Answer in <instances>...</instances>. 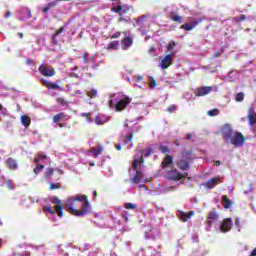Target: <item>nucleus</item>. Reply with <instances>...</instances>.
<instances>
[{
  "mask_svg": "<svg viewBox=\"0 0 256 256\" xmlns=\"http://www.w3.org/2000/svg\"><path fill=\"white\" fill-rule=\"evenodd\" d=\"M21 123L24 127H29L31 125V118L27 115L21 116Z\"/></svg>",
  "mask_w": 256,
  "mask_h": 256,
  "instance_id": "nucleus-26",
  "label": "nucleus"
},
{
  "mask_svg": "<svg viewBox=\"0 0 256 256\" xmlns=\"http://www.w3.org/2000/svg\"><path fill=\"white\" fill-rule=\"evenodd\" d=\"M247 119H248L249 125H255V123H256V112H255V109H253V108H249L248 109Z\"/></svg>",
  "mask_w": 256,
  "mask_h": 256,
  "instance_id": "nucleus-14",
  "label": "nucleus"
},
{
  "mask_svg": "<svg viewBox=\"0 0 256 256\" xmlns=\"http://www.w3.org/2000/svg\"><path fill=\"white\" fill-rule=\"evenodd\" d=\"M167 111H168V113H175V111H177V105L172 104L171 106H169L167 108Z\"/></svg>",
  "mask_w": 256,
  "mask_h": 256,
  "instance_id": "nucleus-46",
  "label": "nucleus"
},
{
  "mask_svg": "<svg viewBox=\"0 0 256 256\" xmlns=\"http://www.w3.org/2000/svg\"><path fill=\"white\" fill-rule=\"evenodd\" d=\"M58 117H59L60 121H69V119H71L70 115H67L63 112L58 113Z\"/></svg>",
  "mask_w": 256,
  "mask_h": 256,
  "instance_id": "nucleus-33",
  "label": "nucleus"
},
{
  "mask_svg": "<svg viewBox=\"0 0 256 256\" xmlns=\"http://www.w3.org/2000/svg\"><path fill=\"white\" fill-rule=\"evenodd\" d=\"M26 63H27L28 65H31V63H33V60H31V59L28 58V59L26 60Z\"/></svg>",
  "mask_w": 256,
  "mask_h": 256,
  "instance_id": "nucleus-62",
  "label": "nucleus"
},
{
  "mask_svg": "<svg viewBox=\"0 0 256 256\" xmlns=\"http://www.w3.org/2000/svg\"><path fill=\"white\" fill-rule=\"evenodd\" d=\"M206 115H208L209 117H217V115H219V109L214 108L212 110H208L206 112Z\"/></svg>",
  "mask_w": 256,
  "mask_h": 256,
  "instance_id": "nucleus-31",
  "label": "nucleus"
},
{
  "mask_svg": "<svg viewBox=\"0 0 256 256\" xmlns=\"http://www.w3.org/2000/svg\"><path fill=\"white\" fill-rule=\"evenodd\" d=\"M173 59H175V52L165 55L160 63L161 69H169V67H171V65H173Z\"/></svg>",
  "mask_w": 256,
  "mask_h": 256,
  "instance_id": "nucleus-5",
  "label": "nucleus"
},
{
  "mask_svg": "<svg viewBox=\"0 0 256 256\" xmlns=\"http://www.w3.org/2000/svg\"><path fill=\"white\" fill-rule=\"evenodd\" d=\"M55 172V169L53 168H47L45 171V177L46 179H51V175Z\"/></svg>",
  "mask_w": 256,
  "mask_h": 256,
  "instance_id": "nucleus-38",
  "label": "nucleus"
},
{
  "mask_svg": "<svg viewBox=\"0 0 256 256\" xmlns=\"http://www.w3.org/2000/svg\"><path fill=\"white\" fill-rule=\"evenodd\" d=\"M56 101H57V103H59V105H62V107L67 105V101H65V98L58 97V98H56Z\"/></svg>",
  "mask_w": 256,
  "mask_h": 256,
  "instance_id": "nucleus-45",
  "label": "nucleus"
},
{
  "mask_svg": "<svg viewBox=\"0 0 256 256\" xmlns=\"http://www.w3.org/2000/svg\"><path fill=\"white\" fill-rule=\"evenodd\" d=\"M52 121H53V123H59V121H61V119L59 118L58 114H56L52 117Z\"/></svg>",
  "mask_w": 256,
  "mask_h": 256,
  "instance_id": "nucleus-53",
  "label": "nucleus"
},
{
  "mask_svg": "<svg viewBox=\"0 0 256 256\" xmlns=\"http://www.w3.org/2000/svg\"><path fill=\"white\" fill-rule=\"evenodd\" d=\"M6 167L10 170V171H15L17 170V160L13 159L12 157L7 158L6 162Z\"/></svg>",
  "mask_w": 256,
  "mask_h": 256,
  "instance_id": "nucleus-16",
  "label": "nucleus"
},
{
  "mask_svg": "<svg viewBox=\"0 0 256 256\" xmlns=\"http://www.w3.org/2000/svg\"><path fill=\"white\" fill-rule=\"evenodd\" d=\"M199 25V21L195 18L191 20V23H184L181 25L180 29H184V31H193V28Z\"/></svg>",
  "mask_w": 256,
  "mask_h": 256,
  "instance_id": "nucleus-11",
  "label": "nucleus"
},
{
  "mask_svg": "<svg viewBox=\"0 0 256 256\" xmlns=\"http://www.w3.org/2000/svg\"><path fill=\"white\" fill-rule=\"evenodd\" d=\"M136 174L133 176L132 181L135 185H138V183H141V180L143 179V172L139 170H135Z\"/></svg>",
  "mask_w": 256,
  "mask_h": 256,
  "instance_id": "nucleus-22",
  "label": "nucleus"
},
{
  "mask_svg": "<svg viewBox=\"0 0 256 256\" xmlns=\"http://www.w3.org/2000/svg\"><path fill=\"white\" fill-rule=\"evenodd\" d=\"M115 149H117V151H121V144H115Z\"/></svg>",
  "mask_w": 256,
  "mask_h": 256,
  "instance_id": "nucleus-59",
  "label": "nucleus"
},
{
  "mask_svg": "<svg viewBox=\"0 0 256 256\" xmlns=\"http://www.w3.org/2000/svg\"><path fill=\"white\" fill-rule=\"evenodd\" d=\"M181 179L183 181V179H187V181H191V177H189V173L187 172H184V173H181Z\"/></svg>",
  "mask_w": 256,
  "mask_h": 256,
  "instance_id": "nucleus-49",
  "label": "nucleus"
},
{
  "mask_svg": "<svg viewBox=\"0 0 256 256\" xmlns=\"http://www.w3.org/2000/svg\"><path fill=\"white\" fill-rule=\"evenodd\" d=\"M65 31V27H61L60 29L56 30V32L52 35V39H56L57 36L61 35Z\"/></svg>",
  "mask_w": 256,
  "mask_h": 256,
  "instance_id": "nucleus-42",
  "label": "nucleus"
},
{
  "mask_svg": "<svg viewBox=\"0 0 256 256\" xmlns=\"http://www.w3.org/2000/svg\"><path fill=\"white\" fill-rule=\"evenodd\" d=\"M58 1H69V0H55L53 2H49L46 7L50 8V9H53V7H57V2Z\"/></svg>",
  "mask_w": 256,
  "mask_h": 256,
  "instance_id": "nucleus-41",
  "label": "nucleus"
},
{
  "mask_svg": "<svg viewBox=\"0 0 256 256\" xmlns=\"http://www.w3.org/2000/svg\"><path fill=\"white\" fill-rule=\"evenodd\" d=\"M65 209L75 217H85L91 213V204L85 194H77L64 200Z\"/></svg>",
  "mask_w": 256,
  "mask_h": 256,
  "instance_id": "nucleus-1",
  "label": "nucleus"
},
{
  "mask_svg": "<svg viewBox=\"0 0 256 256\" xmlns=\"http://www.w3.org/2000/svg\"><path fill=\"white\" fill-rule=\"evenodd\" d=\"M231 227H233V222L231 221V218H226L220 225V231L221 233H228Z\"/></svg>",
  "mask_w": 256,
  "mask_h": 256,
  "instance_id": "nucleus-10",
  "label": "nucleus"
},
{
  "mask_svg": "<svg viewBox=\"0 0 256 256\" xmlns=\"http://www.w3.org/2000/svg\"><path fill=\"white\" fill-rule=\"evenodd\" d=\"M88 97H90L91 99H95V97H97V90L92 89L91 91L87 92Z\"/></svg>",
  "mask_w": 256,
  "mask_h": 256,
  "instance_id": "nucleus-43",
  "label": "nucleus"
},
{
  "mask_svg": "<svg viewBox=\"0 0 256 256\" xmlns=\"http://www.w3.org/2000/svg\"><path fill=\"white\" fill-rule=\"evenodd\" d=\"M150 89H155L157 87V81L153 77H150Z\"/></svg>",
  "mask_w": 256,
  "mask_h": 256,
  "instance_id": "nucleus-47",
  "label": "nucleus"
},
{
  "mask_svg": "<svg viewBox=\"0 0 256 256\" xmlns=\"http://www.w3.org/2000/svg\"><path fill=\"white\" fill-rule=\"evenodd\" d=\"M13 15V12H11V11H7L6 12V14H5V17H6V19H9V17H11Z\"/></svg>",
  "mask_w": 256,
  "mask_h": 256,
  "instance_id": "nucleus-56",
  "label": "nucleus"
},
{
  "mask_svg": "<svg viewBox=\"0 0 256 256\" xmlns=\"http://www.w3.org/2000/svg\"><path fill=\"white\" fill-rule=\"evenodd\" d=\"M143 19H147V16L142 15V16L138 17L136 20V25H141V21H143Z\"/></svg>",
  "mask_w": 256,
  "mask_h": 256,
  "instance_id": "nucleus-50",
  "label": "nucleus"
},
{
  "mask_svg": "<svg viewBox=\"0 0 256 256\" xmlns=\"http://www.w3.org/2000/svg\"><path fill=\"white\" fill-rule=\"evenodd\" d=\"M43 169H45V165L43 164H38L35 168H34V173L35 175H39V173H41V171H43Z\"/></svg>",
  "mask_w": 256,
  "mask_h": 256,
  "instance_id": "nucleus-35",
  "label": "nucleus"
},
{
  "mask_svg": "<svg viewBox=\"0 0 256 256\" xmlns=\"http://www.w3.org/2000/svg\"><path fill=\"white\" fill-rule=\"evenodd\" d=\"M47 159V155L43 152H38L37 157L34 158V163H39V161H45Z\"/></svg>",
  "mask_w": 256,
  "mask_h": 256,
  "instance_id": "nucleus-27",
  "label": "nucleus"
},
{
  "mask_svg": "<svg viewBox=\"0 0 256 256\" xmlns=\"http://www.w3.org/2000/svg\"><path fill=\"white\" fill-rule=\"evenodd\" d=\"M132 99L129 98V96H125L123 99L119 100L116 105H115V109L118 112L123 111L124 109L127 108V105H129V103H131Z\"/></svg>",
  "mask_w": 256,
  "mask_h": 256,
  "instance_id": "nucleus-7",
  "label": "nucleus"
},
{
  "mask_svg": "<svg viewBox=\"0 0 256 256\" xmlns=\"http://www.w3.org/2000/svg\"><path fill=\"white\" fill-rule=\"evenodd\" d=\"M159 151L162 152L164 155H169V153H171V149H169V147L165 145H160Z\"/></svg>",
  "mask_w": 256,
  "mask_h": 256,
  "instance_id": "nucleus-30",
  "label": "nucleus"
},
{
  "mask_svg": "<svg viewBox=\"0 0 256 256\" xmlns=\"http://www.w3.org/2000/svg\"><path fill=\"white\" fill-rule=\"evenodd\" d=\"M54 189H61V183H50V191H54Z\"/></svg>",
  "mask_w": 256,
  "mask_h": 256,
  "instance_id": "nucleus-44",
  "label": "nucleus"
},
{
  "mask_svg": "<svg viewBox=\"0 0 256 256\" xmlns=\"http://www.w3.org/2000/svg\"><path fill=\"white\" fill-rule=\"evenodd\" d=\"M90 153L93 154L94 159H97V157H99V155H101V153H103V147L101 146V144H98V149L91 148Z\"/></svg>",
  "mask_w": 256,
  "mask_h": 256,
  "instance_id": "nucleus-23",
  "label": "nucleus"
},
{
  "mask_svg": "<svg viewBox=\"0 0 256 256\" xmlns=\"http://www.w3.org/2000/svg\"><path fill=\"white\" fill-rule=\"evenodd\" d=\"M247 19V16L245 14H242L238 21H245Z\"/></svg>",
  "mask_w": 256,
  "mask_h": 256,
  "instance_id": "nucleus-57",
  "label": "nucleus"
},
{
  "mask_svg": "<svg viewBox=\"0 0 256 256\" xmlns=\"http://www.w3.org/2000/svg\"><path fill=\"white\" fill-rule=\"evenodd\" d=\"M96 125H103V120H101V117L96 116L94 119Z\"/></svg>",
  "mask_w": 256,
  "mask_h": 256,
  "instance_id": "nucleus-51",
  "label": "nucleus"
},
{
  "mask_svg": "<svg viewBox=\"0 0 256 256\" xmlns=\"http://www.w3.org/2000/svg\"><path fill=\"white\" fill-rule=\"evenodd\" d=\"M44 213H49L50 215H55V210L53 209V206L51 205H45L43 207Z\"/></svg>",
  "mask_w": 256,
  "mask_h": 256,
  "instance_id": "nucleus-29",
  "label": "nucleus"
},
{
  "mask_svg": "<svg viewBox=\"0 0 256 256\" xmlns=\"http://www.w3.org/2000/svg\"><path fill=\"white\" fill-rule=\"evenodd\" d=\"M250 256H256V247L252 250V252L250 253Z\"/></svg>",
  "mask_w": 256,
  "mask_h": 256,
  "instance_id": "nucleus-60",
  "label": "nucleus"
},
{
  "mask_svg": "<svg viewBox=\"0 0 256 256\" xmlns=\"http://www.w3.org/2000/svg\"><path fill=\"white\" fill-rule=\"evenodd\" d=\"M170 19L171 21H174V23H183V16H179L175 12H170Z\"/></svg>",
  "mask_w": 256,
  "mask_h": 256,
  "instance_id": "nucleus-24",
  "label": "nucleus"
},
{
  "mask_svg": "<svg viewBox=\"0 0 256 256\" xmlns=\"http://www.w3.org/2000/svg\"><path fill=\"white\" fill-rule=\"evenodd\" d=\"M121 36V32L115 33L112 36H110L111 39H119V37Z\"/></svg>",
  "mask_w": 256,
  "mask_h": 256,
  "instance_id": "nucleus-54",
  "label": "nucleus"
},
{
  "mask_svg": "<svg viewBox=\"0 0 256 256\" xmlns=\"http://www.w3.org/2000/svg\"><path fill=\"white\" fill-rule=\"evenodd\" d=\"M244 99H245V94L243 92H240L235 96V101H237V103H241V101H243Z\"/></svg>",
  "mask_w": 256,
  "mask_h": 256,
  "instance_id": "nucleus-36",
  "label": "nucleus"
},
{
  "mask_svg": "<svg viewBox=\"0 0 256 256\" xmlns=\"http://www.w3.org/2000/svg\"><path fill=\"white\" fill-rule=\"evenodd\" d=\"M113 13H118L119 15H121L122 11H123V5H118L116 7L112 8Z\"/></svg>",
  "mask_w": 256,
  "mask_h": 256,
  "instance_id": "nucleus-40",
  "label": "nucleus"
},
{
  "mask_svg": "<svg viewBox=\"0 0 256 256\" xmlns=\"http://www.w3.org/2000/svg\"><path fill=\"white\" fill-rule=\"evenodd\" d=\"M118 47H119V41L115 40V41L110 42L107 45V50L108 51H115V50H117Z\"/></svg>",
  "mask_w": 256,
  "mask_h": 256,
  "instance_id": "nucleus-25",
  "label": "nucleus"
},
{
  "mask_svg": "<svg viewBox=\"0 0 256 256\" xmlns=\"http://www.w3.org/2000/svg\"><path fill=\"white\" fill-rule=\"evenodd\" d=\"M195 215V212H180V221H183V223H186V221H189L191 217Z\"/></svg>",
  "mask_w": 256,
  "mask_h": 256,
  "instance_id": "nucleus-18",
  "label": "nucleus"
},
{
  "mask_svg": "<svg viewBox=\"0 0 256 256\" xmlns=\"http://www.w3.org/2000/svg\"><path fill=\"white\" fill-rule=\"evenodd\" d=\"M38 70L43 75V77H55L57 75V71L52 66L46 67L45 65H40Z\"/></svg>",
  "mask_w": 256,
  "mask_h": 256,
  "instance_id": "nucleus-6",
  "label": "nucleus"
},
{
  "mask_svg": "<svg viewBox=\"0 0 256 256\" xmlns=\"http://www.w3.org/2000/svg\"><path fill=\"white\" fill-rule=\"evenodd\" d=\"M221 183V178L214 177L206 182V189H215Z\"/></svg>",
  "mask_w": 256,
  "mask_h": 256,
  "instance_id": "nucleus-15",
  "label": "nucleus"
},
{
  "mask_svg": "<svg viewBox=\"0 0 256 256\" xmlns=\"http://www.w3.org/2000/svg\"><path fill=\"white\" fill-rule=\"evenodd\" d=\"M173 166V156L166 154V156L163 158L161 162L162 169H167V167Z\"/></svg>",
  "mask_w": 256,
  "mask_h": 256,
  "instance_id": "nucleus-12",
  "label": "nucleus"
},
{
  "mask_svg": "<svg viewBox=\"0 0 256 256\" xmlns=\"http://www.w3.org/2000/svg\"><path fill=\"white\" fill-rule=\"evenodd\" d=\"M18 37H20V39H23V33H22V32H19V33H18Z\"/></svg>",
  "mask_w": 256,
  "mask_h": 256,
  "instance_id": "nucleus-64",
  "label": "nucleus"
},
{
  "mask_svg": "<svg viewBox=\"0 0 256 256\" xmlns=\"http://www.w3.org/2000/svg\"><path fill=\"white\" fill-rule=\"evenodd\" d=\"M193 152L191 150H182L181 158L176 162V165L180 171H187L191 167V162L193 161Z\"/></svg>",
  "mask_w": 256,
  "mask_h": 256,
  "instance_id": "nucleus-3",
  "label": "nucleus"
},
{
  "mask_svg": "<svg viewBox=\"0 0 256 256\" xmlns=\"http://www.w3.org/2000/svg\"><path fill=\"white\" fill-rule=\"evenodd\" d=\"M221 134L225 143H230L234 147L245 145V136L241 132L234 131L231 124H225L221 129Z\"/></svg>",
  "mask_w": 256,
  "mask_h": 256,
  "instance_id": "nucleus-2",
  "label": "nucleus"
},
{
  "mask_svg": "<svg viewBox=\"0 0 256 256\" xmlns=\"http://www.w3.org/2000/svg\"><path fill=\"white\" fill-rule=\"evenodd\" d=\"M222 53H223V50L217 51L212 55L213 59H217V57H221Z\"/></svg>",
  "mask_w": 256,
  "mask_h": 256,
  "instance_id": "nucleus-52",
  "label": "nucleus"
},
{
  "mask_svg": "<svg viewBox=\"0 0 256 256\" xmlns=\"http://www.w3.org/2000/svg\"><path fill=\"white\" fill-rule=\"evenodd\" d=\"M181 177V172H179L177 169H173L167 172V178L169 181H181Z\"/></svg>",
  "mask_w": 256,
  "mask_h": 256,
  "instance_id": "nucleus-9",
  "label": "nucleus"
},
{
  "mask_svg": "<svg viewBox=\"0 0 256 256\" xmlns=\"http://www.w3.org/2000/svg\"><path fill=\"white\" fill-rule=\"evenodd\" d=\"M131 141H133V133H130V134L126 137V139H125V144H126V145L129 144V143H131Z\"/></svg>",
  "mask_w": 256,
  "mask_h": 256,
  "instance_id": "nucleus-48",
  "label": "nucleus"
},
{
  "mask_svg": "<svg viewBox=\"0 0 256 256\" xmlns=\"http://www.w3.org/2000/svg\"><path fill=\"white\" fill-rule=\"evenodd\" d=\"M213 91V86H202L196 89L195 95L196 97H205V95H209Z\"/></svg>",
  "mask_w": 256,
  "mask_h": 256,
  "instance_id": "nucleus-8",
  "label": "nucleus"
},
{
  "mask_svg": "<svg viewBox=\"0 0 256 256\" xmlns=\"http://www.w3.org/2000/svg\"><path fill=\"white\" fill-rule=\"evenodd\" d=\"M131 17H126L125 15H120V18L118 19V23H131Z\"/></svg>",
  "mask_w": 256,
  "mask_h": 256,
  "instance_id": "nucleus-34",
  "label": "nucleus"
},
{
  "mask_svg": "<svg viewBox=\"0 0 256 256\" xmlns=\"http://www.w3.org/2000/svg\"><path fill=\"white\" fill-rule=\"evenodd\" d=\"M218 219H219V214H217V212H215V211L209 212L208 216H207V224H208V226L211 227L213 225V223L218 221Z\"/></svg>",
  "mask_w": 256,
  "mask_h": 256,
  "instance_id": "nucleus-13",
  "label": "nucleus"
},
{
  "mask_svg": "<svg viewBox=\"0 0 256 256\" xmlns=\"http://www.w3.org/2000/svg\"><path fill=\"white\" fill-rule=\"evenodd\" d=\"M175 45H177L176 43H175V41H170L169 43H168V45L166 46V51H168V53H172V52H174V53H177V51H175V50H173V48L175 47Z\"/></svg>",
  "mask_w": 256,
  "mask_h": 256,
  "instance_id": "nucleus-28",
  "label": "nucleus"
},
{
  "mask_svg": "<svg viewBox=\"0 0 256 256\" xmlns=\"http://www.w3.org/2000/svg\"><path fill=\"white\" fill-rule=\"evenodd\" d=\"M123 49L127 50L133 45V38L131 36L124 37L121 41Z\"/></svg>",
  "mask_w": 256,
  "mask_h": 256,
  "instance_id": "nucleus-17",
  "label": "nucleus"
},
{
  "mask_svg": "<svg viewBox=\"0 0 256 256\" xmlns=\"http://www.w3.org/2000/svg\"><path fill=\"white\" fill-rule=\"evenodd\" d=\"M214 165H216V167H219V165H221V161L216 160V161L214 162Z\"/></svg>",
  "mask_w": 256,
  "mask_h": 256,
  "instance_id": "nucleus-61",
  "label": "nucleus"
},
{
  "mask_svg": "<svg viewBox=\"0 0 256 256\" xmlns=\"http://www.w3.org/2000/svg\"><path fill=\"white\" fill-rule=\"evenodd\" d=\"M49 10L50 8L47 6L42 9L43 13H49Z\"/></svg>",
  "mask_w": 256,
  "mask_h": 256,
  "instance_id": "nucleus-58",
  "label": "nucleus"
},
{
  "mask_svg": "<svg viewBox=\"0 0 256 256\" xmlns=\"http://www.w3.org/2000/svg\"><path fill=\"white\" fill-rule=\"evenodd\" d=\"M50 203L56 205L54 207L58 217H63V200L59 199L57 196L50 198Z\"/></svg>",
  "mask_w": 256,
  "mask_h": 256,
  "instance_id": "nucleus-4",
  "label": "nucleus"
},
{
  "mask_svg": "<svg viewBox=\"0 0 256 256\" xmlns=\"http://www.w3.org/2000/svg\"><path fill=\"white\" fill-rule=\"evenodd\" d=\"M151 153H153V149L148 148L146 150H140V157H149V155H151Z\"/></svg>",
  "mask_w": 256,
  "mask_h": 256,
  "instance_id": "nucleus-32",
  "label": "nucleus"
},
{
  "mask_svg": "<svg viewBox=\"0 0 256 256\" xmlns=\"http://www.w3.org/2000/svg\"><path fill=\"white\" fill-rule=\"evenodd\" d=\"M222 205L224 209H231V205H233V202L229 199L227 195L222 196Z\"/></svg>",
  "mask_w": 256,
  "mask_h": 256,
  "instance_id": "nucleus-20",
  "label": "nucleus"
},
{
  "mask_svg": "<svg viewBox=\"0 0 256 256\" xmlns=\"http://www.w3.org/2000/svg\"><path fill=\"white\" fill-rule=\"evenodd\" d=\"M131 11V6L124 4L122 5V12L120 13V15H125L126 13Z\"/></svg>",
  "mask_w": 256,
  "mask_h": 256,
  "instance_id": "nucleus-37",
  "label": "nucleus"
},
{
  "mask_svg": "<svg viewBox=\"0 0 256 256\" xmlns=\"http://www.w3.org/2000/svg\"><path fill=\"white\" fill-rule=\"evenodd\" d=\"M144 161H145V158H143V156H140V158H137V156H134V161L132 162V168L134 169V171H137V167H139V165L144 163Z\"/></svg>",
  "mask_w": 256,
  "mask_h": 256,
  "instance_id": "nucleus-19",
  "label": "nucleus"
},
{
  "mask_svg": "<svg viewBox=\"0 0 256 256\" xmlns=\"http://www.w3.org/2000/svg\"><path fill=\"white\" fill-rule=\"evenodd\" d=\"M186 139H193V135L187 134Z\"/></svg>",
  "mask_w": 256,
  "mask_h": 256,
  "instance_id": "nucleus-63",
  "label": "nucleus"
},
{
  "mask_svg": "<svg viewBox=\"0 0 256 256\" xmlns=\"http://www.w3.org/2000/svg\"><path fill=\"white\" fill-rule=\"evenodd\" d=\"M87 57H89V55L87 54V52H84L82 54V59H83L84 63H87Z\"/></svg>",
  "mask_w": 256,
  "mask_h": 256,
  "instance_id": "nucleus-55",
  "label": "nucleus"
},
{
  "mask_svg": "<svg viewBox=\"0 0 256 256\" xmlns=\"http://www.w3.org/2000/svg\"><path fill=\"white\" fill-rule=\"evenodd\" d=\"M124 207L125 209L133 210V209H137V204L127 202L124 204Z\"/></svg>",
  "mask_w": 256,
  "mask_h": 256,
  "instance_id": "nucleus-39",
  "label": "nucleus"
},
{
  "mask_svg": "<svg viewBox=\"0 0 256 256\" xmlns=\"http://www.w3.org/2000/svg\"><path fill=\"white\" fill-rule=\"evenodd\" d=\"M42 85H44V87H47V89H59V85L55 84L53 82H50L46 79H42Z\"/></svg>",
  "mask_w": 256,
  "mask_h": 256,
  "instance_id": "nucleus-21",
  "label": "nucleus"
}]
</instances>
